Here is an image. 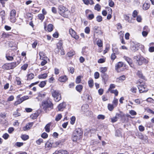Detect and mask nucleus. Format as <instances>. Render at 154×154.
Listing matches in <instances>:
<instances>
[{
    "instance_id": "nucleus-38",
    "label": "nucleus",
    "mask_w": 154,
    "mask_h": 154,
    "mask_svg": "<svg viewBox=\"0 0 154 154\" xmlns=\"http://www.w3.org/2000/svg\"><path fill=\"white\" fill-rule=\"evenodd\" d=\"M94 9L95 10H97L98 11H99L101 9V6L99 4H97L95 5Z\"/></svg>"
},
{
    "instance_id": "nucleus-17",
    "label": "nucleus",
    "mask_w": 154,
    "mask_h": 154,
    "mask_svg": "<svg viewBox=\"0 0 154 154\" xmlns=\"http://www.w3.org/2000/svg\"><path fill=\"white\" fill-rule=\"evenodd\" d=\"M66 103H60L58 106V110L60 111H62L63 109L65 107Z\"/></svg>"
},
{
    "instance_id": "nucleus-20",
    "label": "nucleus",
    "mask_w": 154,
    "mask_h": 154,
    "mask_svg": "<svg viewBox=\"0 0 154 154\" xmlns=\"http://www.w3.org/2000/svg\"><path fill=\"white\" fill-rule=\"evenodd\" d=\"M84 3L86 5H88L90 4L91 5L94 4L93 0H82Z\"/></svg>"
},
{
    "instance_id": "nucleus-15",
    "label": "nucleus",
    "mask_w": 154,
    "mask_h": 154,
    "mask_svg": "<svg viewBox=\"0 0 154 154\" xmlns=\"http://www.w3.org/2000/svg\"><path fill=\"white\" fill-rule=\"evenodd\" d=\"M140 45L139 43H136L134 44V45L131 47V50L135 52L138 50L139 46Z\"/></svg>"
},
{
    "instance_id": "nucleus-63",
    "label": "nucleus",
    "mask_w": 154,
    "mask_h": 154,
    "mask_svg": "<svg viewBox=\"0 0 154 154\" xmlns=\"http://www.w3.org/2000/svg\"><path fill=\"white\" fill-rule=\"evenodd\" d=\"M41 136L42 138H46L48 137V134L44 132L42 134Z\"/></svg>"
},
{
    "instance_id": "nucleus-29",
    "label": "nucleus",
    "mask_w": 154,
    "mask_h": 154,
    "mask_svg": "<svg viewBox=\"0 0 154 154\" xmlns=\"http://www.w3.org/2000/svg\"><path fill=\"white\" fill-rule=\"evenodd\" d=\"M150 6V4L149 3H144L143 5V9L144 10H146L149 8Z\"/></svg>"
},
{
    "instance_id": "nucleus-13",
    "label": "nucleus",
    "mask_w": 154,
    "mask_h": 154,
    "mask_svg": "<svg viewBox=\"0 0 154 154\" xmlns=\"http://www.w3.org/2000/svg\"><path fill=\"white\" fill-rule=\"evenodd\" d=\"M100 70L101 73V76L103 79H105L106 76V68L101 67L100 68Z\"/></svg>"
},
{
    "instance_id": "nucleus-41",
    "label": "nucleus",
    "mask_w": 154,
    "mask_h": 154,
    "mask_svg": "<svg viewBox=\"0 0 154 154\" xmlns=\"http://www.w3.org/2000/svg\"><path fill=\"white\" fill-rule=\"evenodd\" d=\"M80 138L79 137L76 135H74L73 134L72 139L73 141H76L78 139H80Z\"/></svg>"
},
{
    "instance_id": "nucleus-35",
    "label": "nucleus",
    "mask_w": 154,
    "mask_h": 154,
    "mask_svg": "<svg viewBox=\"0 0 154 154\" xmlns=\"http://www.w3.org/2000/svg\"><path fill=\"white\" fill-rule=\"evenodd\" d=\"M16 81L15 82V83H16L18 85H21V83L20 79L18 77H16Z\"/></svg>"
},
{
    "instance_id": "nucleus-25",
    "label": "nucleus",
    "mask_w": 154,
    "mask_h": 154,
    "mask_svg": "<svg viewBox=\"0 0 154 154\" xmlns=\"http://www.w3.org/2000/svg\"><path fill=\"white\" fill-rule=\"evenodd\" d=\"M83 86L81 85H78L75 87L76 90L79 93H80L81 92Z\"/></svg>"
},
{
    "instance_id": "nucleus-45",
    "label": "nucleus",
    "mask_w": 154,
    "mask_h": 154,
    "mask_svg": "<svg viewBox=\"0 0 154 154\" xmlns=\"http://www.w3.org/2000/svg\"><path fill=\"white\" fill-rule=\"evenodd\" d=\"M111 93H113L115 94L116 96H117L118 94V91L117 90H111L110 91H109Z\"/></svg>"
},
{
    "instance_id": "nucleus-49",
    "label": "nucleus",
    "mask_w": 154,
    "mask_h": 154,
    "mask_svg": "<svg viewBox=\"0 0 154 154\" xmlns=\"http://www.w3.org/2000/svg\"><path fill=\"white\" fill-rule=\"evenodd\" d=\"M75 54V52L74 51H70L68 53L67 55L69 57H71L74 55Z\"/></svg>"
},
{
    "instance_id": "nucleus-4",
    "label": "nucleus",
    "mask_w": 154,
    "mask_h": 154,
    "mask_svg": "<svg viewBox=\"0 0 154 154\" xmlns=\"http://www.w3.org/2000/svg\"><path fill=\"white\" fill-rule=\"evenodd\" d=\"M59 12L60 14L64 17H67L69 12L66 8L62 5L59 6Z\"/></svg>"
},
{
    "instance_id": "nucleus-43",
    "label": "nucleus",
    "mask_w": 154,
    "mask_h": 154,
    "mask_svg": "<svg viewBox=\"0 0 154 154\" xmlns=\"http://www.w3.org/2000/svg\"><path fill=\"white\" fill-rule=\"evenodd\" d=\"M38 17L40 20L42 21L45 18V16L42 14H40L38 15Z\"/></svg>"
},
{
    "instance_id": "nucleus-62",
    "label": "nucleus",
    "mask_w": 154,
    "mask_h": 154,
    "mask_svg": "<svg viewBox=\"0 0 154 154\" xmlns=\"http://www.w3.org/2000/svg\"><path fill=\"white\" fill-rule=\"evenodd\" d=\"M138 12L136 10H134L133 12L132 16L133 17L135 18L137 16Z\"/></svg>"
},
{
    "instance_id": "nucleus-9",
    "label": "nucleus",
    "mask_w": 154,
    "mask_h": 154,
    "mask_svg": "<svg viewBox=\"0 0 154 154\" xmlns=\"http://www.w3.org/2000/svg\"><path fill=\"white\" fill-rule=\"evenodd\" d=\"M9 54H7L6 55V57L8 60L12 61L14 59V54L13 51H11L9 52Z\"/></svg>"
},
{
    "instance_id": "nucleus-23",
    "label": "nucleus",
    "mask_w": 154,
    "mask_h": 154,
    "mask_svg": "<svg viewBox=\"0 0 154 154\" xmlns=\"http://www.w3.org/2000/svg\"><path fill=\"white\" fill-rule=\"evenodd\" d=\"M137 75L138 77L142 79H145V76L143 75L141 71H138L137 73Z\"/></svg>"
},
{
    "instance_id": "nucleus-33",
    "label": "nucleus",
    "mask_w": 154,
    "mask_h": 154,
    "mask_svg": "<svg viewBox=\"0 0 154 154\" xmlns=\"http://www.w3.org/2000/svg\"><path fill=\"white\" fill-rule=\"evenodd\" d=\"M27 80H30L32 79L34 77V75L33 73H30L27 75Z\"/></svg>"
},
{
    "instance_id": "nucleus-36",
    "label": "nucleus",
    "mask_w": 154,
    "mask_h": 154,
    "mask_svg": "<svg viewBox=\"0 0 154 154\" xmlns=\"http://www.w3.org/2000/svg\"><path fill=\"white\" fill-rule=\"evenodd\" d=\"M88 84L89 87L90 88H92L94 85V82L92 79H89L88 82Z\"/></svg>"
},
{
    "instance_id": "nucleus-1",
    "label": "nucleus",
    "mask_w": 154,
    "mask_h": 154,
    "mask_svg": "<svg viewBox=\"0 0 154 154\" xmlns=\"http://www.w3.org/2000/svg\"><path fill=\"white\" fill-rule=\"evenodd\" d=\"M45 112L48 113L54 108V104L49 99L43 100L40 106Z\"/></svg>"
},
{
    "instance_id": "nucleus-64",
    "label": "nucleus",
    "mask_w": 154,
    "mask_h": 154,
    "mask_svg": "<svg viewBox=\"0 0 154 154\" xmlns=\"http://www.w3.org/2000/svg\"><path fill=\"white\" fill-rule=\"evenodd\" d=\"M9 137V135L7 133H5L4 134L3 136L2 137L5 140H6L8 139Z\"/></svg>"
},
{
    "instance_id": "nucleus-60",
    "label": "nucleus",
    "mask_w": 154,
    "mask_h": 154,
    "mask_svg": "<svg viewBox=\"0 0 154 154\" xmlns=\"http://www.w3.org/2000/svg\"><path fill=\"white\" fill-rule=\"evenodd\" d=\"M97 45L99 47H101L102 46V41L100 40H98L97 41Z\"/></svg>"
},
{
    "instance_id": "nucleus-12",
    "label": "nucleus",
    "mask_w": 154,
    "mask_h": 154,
    "mask_svg": "<svg viewBox=\"0 0 154 154\" xmlns=\"http://www.w3.org/2000/svg\"><path fill=\"white\" fill-rule=\"evenodd\" d=\"M62 43H59L57 45V49L59 50H60V54L62 55H64L65 54V52L63 49V47H62Z\"/></svg>"
},
{
    "instance_id": "nucleus-14",
    "label": "nucleus",
    "mask_w": 154,
    "mask_h": 154,
    "mask_svg": "<svg viewBox=\"0 0 154 154\" xmlns=\"http://www.w3.org/2000/svg\"><path fill=\"white\" fill-rule=\"evenodd\" d=\"M124 58L128 63L131 67H134V65L132 63V60L130 58L128 57L124 56Z\"/></svg>"
},
{
    "instance_id": "nucleus-56",
    "label": "nucleus",
    "mask_w": 154,
    "mask_h": 154,
    "mask_svg": "<svg viewBox=\"0 0 154 154\" xmlns=\"http://www.w3.org/2000/svg\"><path fill=\"white\" fill-rule=\"evenodd\" d=\"M43 140L42 138H40L38 139V140H37L36 141V143L38 145H40L41 143H43Z\"/></svg>"
},
{
    "instance_id": "nucleus-44",
    "label": "nucleus",
    "mask_w": 154,
    "mask_h": 154,
    "mask_svg": "<svg viewBox=\"0 0 154 154\" xmlns=\"http://www.w3.org/2000/svg\"><path fill=\"white\" fill-rule=\"evenodd\" d=\"M112 103H113V105H114V106L116 107L118 103V100L115 97L114 98V100L112 101Z\"/></svg>"
},
{
    "instance_id": "nucleus-2",
    "label": "nucleus",
    "mask_w": 154,
    "mask_h": 154,
    "mask_svg": "<svg viewBox=\"0 0 154 154\" xmlns=\"http://www.w3.org/2000/svg\"><path fill=\"white\" fill-rule=\"evenodd\" d=\"M51 92L55 101L58 102L61 99V95L59 90L53 89L51 90Z\"/></svg>"
},
{
    "instance_id": "nucleus-34",
    "label": "nucleus",
    "mask_w": 154,
    "mask_h": 154,
    "mask_svg": "<svg viewBox=\"0 0 154 154\" xmlns=\"http://www.w3.org/2000/svg\"><path fill=\"white\" fill-rule=\"evenodd\" d=\"M115 107V106H114V105L112 104H108V105L107 108L110 111H112Z\"/></svg>"
},
{
    "instance_id": "nucleus-21",
    "label": "nucleus",
    "mask_w": 154,
    "mask_h": 154,
    "mask_svg": "<svg viewBox=\"0 0 154 154\" xmlns=\"http://www.w3.org/2000/svg\"><path fill=\"white\" fill-rule=\"evenodd\" d=\"M39 114L38 112L36 111L35 113L31 115L30 117L33 119H36L38 116Z\"/></svg>"
},
{
    "instance_id": "nucleus-51",
    "label": "nucleus",
    "mask_w": 154,
    "mask_h": 154,
    "mask_svg": "<svg viewBox=\"0 0 154 154\" xmlns=\"http://www.w3.org/2000/svg\"><path fill=\"white\" fill-rule=\"evenodd\" d=\"M108 3L109 6L110 7H113L114 6V2L112 0H109Z\"/></svg>"
},
{
    "instance_id": "nucleus-28",
    "label": "nucleus",
    "mask_w": 154,
    "mask_h": 154,
    "mask_svg": "<svg viewBox=\"0 0 154 154\" xmlns=\"http://www.w3.org/2000/svg\"><path fill=\"white\" fill-rule=\"evenodd\" d=\"M88 108V104L83 105L82 107V111L86 112L87 111Z\"/></svg>"
},
{
    "instance_id": "nucleus-32",
    "label": "nucleus",
    "mask_w": 154,
    "mask_h": 154,
    "mask_svg": "<svg viewBox=\"0 0 154 154\" xmlns=\"http://www.w3.org/2000/svg\"><path fill=\"white\" fill-rule=\"evenodd\" d=\"M0 15L2 17V20H5V11L4 10L2 11L0 13Z\"/></svg>"
},
{
    "instance_id": "nucleus-46",
    "label": "nucleus",
    "mask_w": 154,
    "mask_h": 154,
    "mask_svg": "<svg viewBox=\"0 0 154 154\" xmlns=\"http://www.w3.org/2000/svg\"><path fill=\"white\" fill-rule=\"evenodd\" d=\"M21 138L24 140H26L29 139V137L26 135H23L21 136Z\"/></svg>"
},
{
    "instance_id": "nucleus-50",
    "label": "nucleus",
    "mask_w": 154,
    "mask_h": 154,
    "mask_svg": "<svg viewBox=\"0 0 154 154\" xmlns=\"http://www.w3.org/2000/svg\"><path fill=\"white\" fill-rule=\"evenodd\" d=\"M2 36L4 38H8L9 36H11V35L6 33H3L2 34Z\"/></svg>"
},
{
    "instance_id": "nucleus-18",
    "label": "nucleus",
    "mask_w": 154,
    "mask_h": 154,
    "mask_svg": "<svg viewBox=\"0 0 154 154\" xmlns=\"http://www.w3.org/2000/svg\"><path fill=\"white\" fill-rule=\"evenodd\" d=\"M123 63L121 62H119L117 63L115 66V69L118 72H119V69L122 67L123 66Z\"/></svg>"
},
{
    "instance_id": "nucleus-5",
    "label": "nucleus",
    "mask_w": 154,
    "mask_h": 154,
    "mask_svg": "<svg viewBox=\"0 0 154 154\" xmlns=\"http://www.w3.org/2000/svg\"><path fill=\"white\" fill-rule=\"evenodd\" d=\"M142 82L141 81L138 80L137 82V84L139 85L138 86V88L140 93L146 92L148 89L146 88V86L141 84Z\"/></svg>"
},
{
    "instance_id": "nucleus-54",
    "label": "nucleus",
    "mask_w": 154,
    "mask_h": 154,
    "mask_svg": "<svg viewBox=\"0 0 154 154\" xmlns=\"http://www.w3.org/2000/svg\"><path fill=\"white\" fill-rule=\"evenodd\" d=\"M22 102L21 101V99L20 98L18 100L15 102L14 103V105L15 106H17L18 104H19L22 103Z\"/></svg>"
},
{
    "instance_id": "nucleus-37",
    "label": "nucleus",
    "mask_w": 154,
    "mask_h": 154,
    "mask_svg": "<svg viewBox=\"0 0 154 154\" xmlns=\"http://www.w3.org/2000/svg\"><path fill=\"white\" fill-rule=\"evenodd\" d=\"M53 26L52 24H50L47 26V30L49 32H51L53 30Z\"/></svg>"
},
{
    "instance_id": "nucleus-7",
    "label": "nucleus",
    "mask_w": 154,
    "mask_h": 154,
    "mask_svg": "<svg viewBox=\"0 0 154 154\" xmlns=\"http://www.w3.org/2000/svg\"><path fill=\"white\" fill-rule=\"evenodd\" d=\"M134 58L136 61V63L139 65H141L143 63L144 58L140 56H136L134 57Z\"/></svg>"
},
{
    "instance_id": "nucleus-22",
    "label": "nucleus",
    "mask_w": 154,
    "mask_h": 154,
    "mask_svg": "<svg viewBox=\"0 0 154 154\" xmlns=\"http://www.w3.org/2000/svg\"><path fill=\"white\" fill-rule=\"evenodd\" d=\"M45 94L39 93L38 94L36 99H38V101L41 100L45 96Z\"/></svg>"
},
{
    "instance_id": "nucleus-27",
    "label": "nucleus",
    "mask_w": 154,
    "mask_h": 154,
    "mask_svg": "<svg viewBox=\"0 0 154 154\" xmlns=\"http://www.w3.org/2000/svg\"><path fill=\"white\" fill-rule=\"evenodd\" d=\"M68 154V152L66 150H60L56 152V154Z\"/></svg>"
},
{
    "instance_id": "nucleus-57",
    "label": "nucleus",
    "mask_w": 154,
    "mask_h": 154,
    "mask_svg": "<svg viewBox=\"0 0 154 154\" xmlns=\"http://www.w3.org/2000/svg\"><path fill=\"white\" fill-rule=\"evenodd\" d=\"M125 77L124 75H122L118 78L119 80L123 81L125 79Z\"/></svg>"
},
{
    "instance_id": "nucleus-42",
    "label": "nucleus",
    "mask_w": 154,
    "mask_h": 154,
    "mask_svg": "<svg viewBox=\"0 0 154 154\" xmlns=\"http://www.w3.org/2000/svg\"><path fill=\"white\" fill-rule=\"evenodd\" d=\"M115 135L119 137L121 136L122 134L121 131L118 129L116 131Z\"/></svg>"
},
{
    "instance_id": "nucleus-53",
    "label": "nucleus",
    "mask_w": 154,
    "mask_h": 154,
    "mask_svg": "<svg viewBox=\"0 0 154 154\" xmlns=\"http://www.w3.org/2000/svg\"><path fill=\"white\" fill-rule=\"evenodd\" d=\"M75 116H72L71 118L70 123L72 125H73L75 122Z\"/></svg>"
},
{
    "instance_id": "nucleus-16",
    "label": "nucleus",
    "mask_w": 154,
    "mask_h": 154,
    "mask_svg": "<svg viewBox=\"0 0 154 154\" xmlns=\"http://www.w3.org/2000/svg\"><path fill=\"white\" fill-rule=\"evenodd\" d=\"M33 122L28 123L25 126L23 127V129L24 131H26L30 129L33 125Z\"/></svg>"
},
{
    "instance_id": "nucleus-26",
    "label": "nucleus",
    "mask_w": 154,
    "mask_h": 154,
    "mask_svg": "<svg viewBox=\"0 0 154 154\" xmlns=\"http://www.w3.org/2000/svg\"><path fill=\"white\" fill-rule=\"evenodd\" d=\"M52 144L48 142H46L45 144V148L47 150L50 149L52 146Z\"/></svg>"
},
{
    "instance_id": "nucleus-59",
    "label": "nucleus",
    "mask_w": 154,
    "mask_h": 154,
    "mask_svg": "<svg viewBox=\"0 0 154 154\" xmlns=\"http://www.w3.org/2000/svg\"><path fill=\"white\" fill-rule=\"evenodd\" d=\"M42 61L41 62V65L42 66H44L47 63V61L46 60L42 59Z\"/></svg>"
},
{
    "instance_id": "nucleus-30",
    "label": "nucleus",
    "mask_w": 154,
    "mask_h": 154,
    "mask_svg": "<svg viewBox=\"0 0 154 154\" xmlns=\"http://www.w3.org/2000/svg\"><path fill=\"white\" fill-rule=\"evenodd\" d=\"M120 115L119 114H116L115 117L112 118L111 121L112 122H115L117 121V118L119 117Z\"/></svg>"
},
{
    "instance_id": "nucleus-55",
    "label": "nucleus",
    "mask_w": 154,
    "mask_h": 154,
    "mask_svg": "<svg viewBox=\"0 0 154 154\" xmlns=\"http://www.w3.org/2000/svg\"><path fill=\"white\" fill-rule=\"evenodd\" d=\"M20 114L19 112H18L17 110L14 112L13 113V116L15 117H17L18 116H20Z\"/></svg>"
},
{
    "instance_id": "nucleus-40",
    "label": "nucleus",
    "mask_w": 154,
    "mask_h": 154,
    "mask_svg": "<svg viewBox=\"0 0 154 154\" xmlns=\"http://www.w3.org/2000/svg\"><path fill=\"white\" fill-rule=\"evenodd\" d=\"M80 138L79 137L76 135H74L73 134L72 139L73 141H76L78 139H80Z\"/></svg>"
},
{
    "instance_id": "nucleus-24",
    "label": "nucleus",
    "mask_w": 154,
    "mask_h": 154,
    "mask_svg": "<svg viewBox=\"0 0 154 154\" xmlns=\"http://www.w3.org/2000/svg\"><path fill=\"white\" fill-rule=\"evenodd\" d=\"M51 123L49 122L47 124L45 127V131L47 132H49L50 131V127L51 125Z\"/></svg>"
},
{
    "instance_id": "nucleus-39",
    "label": "nucleus",
    "mask_w": 154,
    "mask_h": 154,
    "mask_svg": "<svg viewBox=\"0 0 154 154\" xmlns=\"http://www.w3.org/2000/svg\"><path fill=\"white\" fill-rule=\"evenodd\" d=\"M82 76L80 75L78 76L75 79V82L76 84L80 83L81 81V79Z\"/></svg>"
},
{
    "instance_id": "nucleus-31",
    "label": "nucleus",
    "mask_w": 154,
    "mask_h": 154,
    "mask_svg": "<svg viewBox=\"0 0 154 154\" xmlns=\"http://www.w3.org/2000/svg\"><path fill=\"white\" fill-rule=\"evenodd\" d=\"M48 76V75L46 73H44L43 74H41L40 75H39L38 76V78L39 79H45Z\"/></svg>"
},
{
    "instance_id": "nucleus-11",
    "label": "nucleus",
    "mask_w": 154,
    "mask_h": 154,
    "mask_svg": "<svg viewBox=\"0 0 154 154\" xmlns=\"http://www.w3.org/2000/svg\"><path fill=\"white\" fill-rule=\"evenodd\" d=\"M69 32L72 37L76 39H77L79 38V36L76 35L75 31L72 29L71 28L69 29Z\"/></svg>"
},
{
    "instance_id": "nucleus-8",
    "label": "nucleus",
    "mask_w": 154,
    "mask_h": 154,
    "mask_svg": "<svg viewBox=\"0 0 154 154\" xmlns=\"http://www.w3.org/2000/svg\"><path fill=\"white\" fill-rule=\"evenodd\" d=\"M73 134L74 135H76L79 137V138H81L83 134V132L81 128H78L75 129Z\"/></svg>"
},
{
    "instance_id": "nucleus-48",
    "label": "nucleus",
    "mask_w": 154,
    "mask_h": 154,
    "mask_svg": "<svg viewBox=\"0 0 154 154\" xmlns=\"http://www.w3.org/2000/svg\"><path fill=\"white\" fill-rule=\"evenodd\" d=\"M112 50L113 54H119V52L118 51V48H112Z\"/></svg>"
},
{
    "instance_id": "nucleus-10",
    "label": "nucleus",
    "mask_w": 154,
    "mask_h": 154,
    "mask_svg": "<svg viewBox=\"0 0 154 154\" xmlns=\"http://www.w3.org/2000/svg\"><path fill=\"white\" fill-rule=\"evenodd\" d=\"M112 9L109 7H106V15L108 14L106 17L107 19L108 20L110 19L112 17L111 14H112Z\"/></svg>"
},
{
    "instance_id": "nucleus-58",
    "label": "nucleus",
    "mask_w": 154,
    "mask_h": 154,
    "mask_svg": "<svg viewBox=\"0 0 154 154\" xmlns=\"http://www.w3.org/2000/svg\"><path fill=\"white\" fill-rule=\"evenodd\" d=\"M62 116L61 114H59L55 118V120L58 121L60 120Z\"/></svg>"
},
{
    "instance_id": "nucleus-61",
    "label": "nucleus",
    "mask_w": 154,
    "mask_h": 154,
    "mask_svg": "<svg viewBox=\"0 0 154 154\" xmlns=\"http://www.w3.org/2000/svg\"><path fill=\"white\" fill-rule=\"evenodd\" d=\"M105 118V116L102 115H99L97 116V119H103Z\"/></svg>"
},
{
    "instance_id": "nucleus-52",
    "label": "nucleus",
    "mask_w": 154,
    "mask_h": 154,
    "mask_svg": "<svg viewBox=\"0 0 154 154\" xmlns=\"http://www.w3.org/2000/svg\"><path fill=\"white\" fill-rule=\"evenodd\" d=\"M96 19L97 21L99 22H101L102 20V17L101 16L99 15L97 16L96 17Z\"/></svg>"
},
{
    "instance_id": "nucleus-6",
    "label": "nucleus",
    "mask_w": 154,
    "mask_h": 154,
    "mask_svg": "<svg viewBox=\"0 0 154 154\" xmlns=\"http://www.w3.org/2000/svg\"><path fill=\"white\" fill-rule=\"evenodd\" d=\"M16 13V11L14 9L12 10L10 12V15L9 18L10 21L12 23H14L16 21L15 15Z\"/></svg>"
},
{
    "instance_id": "nucleus-3",
    "label": "nucleus",
    "mask_w": 154,
    "mask_h": 154,
    "mask_svg": "<svg viewBox=\"0 0 154 154\" xmlns=\"http://www.w3.org/2000/svg\"><path fill=\"white\" fill-rule=\"evenodd\" d=\"M17 66L16 62H12L10 63H5L2 66V68L4 69L10 70L12 69Z\"/></svg>"
},
{
    "instance_id": "nucleus-19",
    "label": "nucleus",
    "mask_w": 154,
    "mask_h": 154,
    "mask_svg": "<svg viewBox=\"0 0 154 154\" xmlns=\"http://www.w3.org/2000/svg\"><path fill=\"white\" fill-rule=\"evenodd\" d=\"M67 79L68 78L67 76L66 75H64L60 77L58 79V80L60 82H63L67 81Z\"/></svg>"
},
{
    "instance_id": "nucleus-47",
    "label": "nucleus",
    "mask_w": 154,
    "mask_h": 154,
    "mask_svg": "<svg viewBox=\"0 0 154 154\" xmlns=\"http://www.w3.org/2000/svg\"><path fill=\"white\" fill-rule=\"evenodd\" d=\"M46 84V81H42L39 84V86L41 88H43Z\"/></svg>"
}]
</instances>
